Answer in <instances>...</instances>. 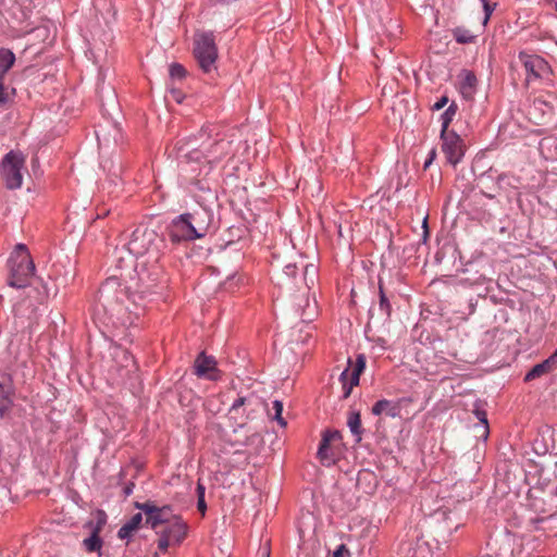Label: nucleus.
Returning <instances> with one entry per match:
<instances>
[{
    "label": "nucleus",
    "mask_w": 557,
    "mask_h": 557,
    "mask_svg": "<svg viewBox=\"0 0 557 557\" xmlns=\"http://www.w3.org/2000/svg\"><path fill=\"white\" fill-rule=\"evenodd\" d=\"M308 271H309V265H306V267H305V273L307 274V273H308Z\"/></svg>",
    "instance_id": "obj_43"
},
{
    "label": "nucleus",
    "mask_w": 557,
    "mask_h": 557,
    "mask_svg": "<svg viewBox=\"0 0 557 557\" xmlns=\"http://www.w3.org/2000/svg\"><path fill=\"white\" fill-rule=\"evenodd\" d=\"M15 55L9 49H0V79H4L8 71L14 65Z\"/></svg>",
    "instance_id": "obj_19"
},
{
    "label": "nucleus",
    "mask_w": 557,
    "mask_h": 557,
    "mask_svg": "<svg viewBox=\"0 0 557 557\" xmlns=\"http://www.w3.org/2000/svg\"><path fill=\"white\" fill-rule=\"evenodd\" d=\"M453 36L458 44H471L475 39V36L469 29L463 27H456L453 29Z\"/></svg>",
    "instance_id": "obj_23"
},
{
    "label": "nucleus",
    "mask_w": 557,
    "mask_h": 557,
    "mask_svg": "<svg viewBox=\"0 0 557 557\" xmlns=\"http://www.w3.org/2000/svg\"><path fill=\"white\" fill-rule=\"evenodd\" d=\"M141 521H143V516L140 512L138 513H135L131 519L129 521H127L117 532V536L121 539V540H125V539H128L131 537L134 532H136L140 524H141Z\"/></svg>",
    "instance_id": "obj_18"
},
{
    "label": "nucleus",
    "mask_w": 557,
    "mask_h": 557,
    "mask_svg": "<svg viewBox=\"0 0 557 557\" xmlns=\"http://www.w3.org/2000/svg\"><path fill=\"white\" fill-rule=\"evenodd\" d=\"M442 151L447 163L456 166L463 158L466 145L456 132H441Z\"/></svg>",
    "instance_id": "obj_6"
},
{
    "label": "nucleus",
    "mask_w": 557,
    "mask_h": 557,
    "mask_svg": "<svg viewBox=\"0 0 557 557\" xmlns=\"http://www.w3.org/2000/svg\"><path fill=\"white\" fill-rule=\"evenodd\" d=\"M448 103V98L446 96H443L437 102L434 103L433 109L434 110H441Z\"/></svg>",
    "instance_id": "obj_36"
},
{
    "label": "nucleus",
    "mask_w": 557,
    "mask_h": 557,
    "mask_svg": "<svg viewBox=\"0 0 557 557\" xmlns=\"http://www.w3.org/2000/svg\"><path fill=\"white\" fill-rule=\"evenodd\" d=\"M476 418L483 422L485 431L487 430V418L485 411L475 410Z\"/></svg>",
    "instance_id": "obj_35"
},
{
    "label": "nucleus",
    "mask_w": 557,
    "mask_h": 557,
    "mask_svg": "<svg viewBox=\"0 0 557 557\" xmlns=\"http://www.w3.org/2000/svg\"><path fill=\"white\" fill-rule=\"evenodd\" d=\"M162 533L169 536L175 544H180L187 534V524L180 517L175 516L166 524Z\"/></svg>",
    "instance_id": "obj_14"
},
{
    "label": "nucleus",
    "mask_w": 557,
    "mask_h": 557,
    "mask_svg": "<svg viewBox=\"0 0 557 557\" xmlns=\"http://www.w3.org/2000/svg\"><path fill=\"white\" fill-rule=\"evenodd\" d=\"M154 238L156 233L153 231L136 228L126 244L127 250L134 256H143L149 250Z\"/></svg>",
    "instance_id": "obj_9"
},
{
    "label": "nucleus",
    "mask_w": 557,
    "mask_h": 557,
    "mask_svg": "<svg viewBox=\"0 0 557 557\" xmlns=\"http://www.w3.org/2000/svg\"><path fill=\"white\" fill-rule=\"evenodd\" d=\"M87 552H97L100 550L102 546V541L98 533L91 532V535L84 540L83 542Z\"/></svg>",
    "instance_id": "obj_26"
},
{
    "label": "nucleus",
    "mask_w": 557,
    "mask_h": 557,
    "mask_svg": "<svg viewBox=\"0 0 557 557\" xmlns=\"http://www.w3.org/2000/svg\"><path fill=\"white\" fill-rule=\"evenodd\" d=\"M435 156H436L435 150L434 149L431 150L430 157H429V159L424 163V168H428L432 163V161L434 160Z\"/></svg>",
    "instance_id": "obj_40"
},
{
    "label": "nucleus",
    "mask_w": 557,
    "mask_h": 557,
    "mask_svg": "<svg viewBox=\"0 0 557 557\" xmlns=\"http://www.w3.org/2000/svg\"><path fill=\"white\" fill-rule=\"evenodd\" d=\"M481 1L483 3V9H484L483 25H486L493 11L495 10L496 4H491L487 0H481Z\"/></svg>",
    "instance_id": "obj_32"
},
{
    "label": "nucleus",
    "mask_w": 557,
    "mask_h": 557,
    "mask_svg": "<svg viewBox=\"0 0 557 557\" xmlns=\"http://www.w3.org/2000/svg\"><path fill=\"white\" fill-rule=\"evenodd\" d=\"M195 373L210 380H216V361L213 357L201 352L195 360Z\"/></svg>",
    "instance_id": "obj_13"
},
{
    "label": "nucleus",
    "mask_w": 557,
    "mask_h": 557,
    "mask_svg": "<svg viewBox=\"0 0 557 557\" xmlns=\"http://www.w3.org/2000/svg\"><path fill=\"white\" fill-rule=\"evenodd\" d=\"M347 425L350 429V432L357 436V441L359 442L362 433L360 413L356 411L350 412L347 419Z\"/></svg>",
    "instance_id": "obj_21"
},
{
    "label": "nucleus",
    "mask_w": 557,
    "mask_h": 557,
    "mask_svg": "<svg viewBox=\"0 0 557 557\" xmlns=\"http://www.w3.org/2000/svg\"><path fill=\"white\" fill-rule=\"evenodd\" d=\"M136 507L145 512L147 523L152 529H157L161 524H168L175 517L169 506L158 507L153 503L147 502L144 504L137 503Z\"/></svg>",
    "instance_id": "obj_8"
},
{
    "label": "nucleus",
    "mask_w": 557,
    "mask_h": 557,
    "mask_svg": "<svg viewBox=\"0 0 557 557\" xmlns=\"http://www.w3.org/2000/svg\"><path fill=\"white\" fill-rule=\"evenodd\" d=\"M96 519H97V521H96L95 528L92 529V532L100 534V532L102 531L103 527L107 523L106 512L102 510L97 511Z\"/></svg>",
    "instance_id": "obj_29"
},
{
    "label": "nucleus",
    "mask_w": 557,
    "mask_h": 557,
    "mask_svg": "<svg viewBox=\"0 0 557 557\" xmlns=\"http://www.w3.org/2000/svg\"><path fill=\"white\" fill-rule=\"evenodd\" d=\"M201 143L197 148H193L186 154V157L196 162L202 160L208 163L216 162L227 154L230 149V141L223 138H211L207 134V129H202L200 134Z\"/></svg>",
    "instance_id": "obj_2"
},
{
    "label": "nucleus",
    "mask_w": 557,
    "mask_h": 557,
    "mask_svg": "<svg viewBox=\"0 0 557 557\" xmlns=\"http://www.w3.org/2000/svg\"><path fill=\"white\" fill-rule=\"evenodd\" d=\"M372 413L374 416H380L385 413L389 417H395L397 414V407L392 404V401L387 399L379 400L372 407Z\"/></svg>",
    "instance_id": "obj_20"
},
{
    "label": "nucleus",
    "mask_w": 557,
    "mask_h": 557,
    "mask_svg": "<svg viewBox=\"0 0 557 557\" xmlns=\"http://www.w3.org/2000/svg\"><path fill=\"white\" fill-rule=\"evenodd\" d=\"M557 366V350L546 360L535 364L525 375L524 381L530 382L553 371Z\"/></svg>",
    "instance_id": "obj_15"
},
{
    "label": "nucleus",
    "mask_w": 557,
    "mask_h": 557,
    "mask_svg": "<svg viewBox=\"0 0 557 557\" xmlns=\"http://www.w3.org/2000/svg\"><path fill=\"white\" fill-rule=\"evenodd\" d=\"M24 169L25 156L21 151L12 150L4 156L1 163V174L9 189H16L22 186V170Z\"/></svg>",
    "instance_id": "obj_4"
},
{
    "label": "nucleus",
    "mask_w": 557,
    "mask_h": 557,
    "mask_svg": "<svg viewBox=\"0 0 557 557\" xmlns=\"http://www.w3.org/2000/svg\"><path fill=\"white\" fill-rule=\"evenodd\" d=\"M285 273L289 276L295 275L296 272V265L295 264H287L284 269Z\"/></svg>",
    "instance_id": "obj_38"
},
{
    "label": "nucleus",
    "mask_w": 557,
    "mask_h": 557,
    "mask_svg": "<svg viewBox=\"0 0 557 557\" xmlns=\"http://www.w3.org/2000/svg\"><path fill=\"white\" fill-rule=\"evenodd\" d=\"M194 55L205 73L215 70L218 48L212 33H197L194 37Z\"/></svg>",
    "instance_id": "obj_3"
},
{
    "label": "nucleus",
    "mask_w": 557,
    "mask_h": 557,
    "mask_svg": "<svg viewBox=\"0 0 557 557\" xmlns=\"http://www.w3.org/2000/svg\"><path fill=\"white\" fill-rule=\"evenodd\" d=\"M116 285H117V282L115 278H113V277L108 278L103 283V285L101 286V288L99 290L100 300H102L103 302H109L111 293L114 290Z\"/></svg>",
    "instance_id": "obj_24"
},
{
    "label": "nucleus",
    "mask_w": 557,
    "mask_h": 557,
    "mask_svg": "<svg viewBox=\"0 0 557 557\" xmlns=\"http://www.w3.org/2000/svg\"><path fill=\"white\" fill-rule=\"evenodd\" d=\"M518 59L525 70L527 83L539 79L552 83L553 70L542 57L521 51Z\"/></svg>",
    "instance_id": "obj_5"
},
{
    "label": "nucleus",
    "mask_w": 557,
    "mask_h": 557,
    "mask_svg": "<svg viewBox=\"0 0 557 557\" xmlns=\"http://www.w3.org/2000/svg\"><path fill=\"white\" fill-rule=\"evenodd\" d=\"M175 543L169 537L166 536L164 533L161 532V535L158 540V548L161 550V552H166L169 546L171 545H174Z\"/></svg>",
    "instance_id": "obj_31"
},
{
    "label": "nucleus",
    "mask_w": 557,
    "mask_h": 557,
    "mask_svg": "<svg viewBox=\"0 0 557 557\" xmlns=\"http://www.w3.org/2000/svg\"><path fill=\"white\" fill-rule=\"evenodd\" d=\"M366 369V357L360 354L356 357L355 362L350 359L348 360V368L345 369L341 376L339 381L343 385V397L348 398L351 394V391L355 386L359 384L360 375Z\"/></svg>",
    "instance_id": "obj_7"
},
{
    "label": "nucleus",
    "mask_w": 557,
    "mask_h": 557,
    "mask_svg": "<svg viewBox=\"0 0 557 557\" xmlns=\"http://www.w3.org/2000/svg\"><path fill=\"white\" fill-rule=\"evenodd\" d=\"M456 111H457V106L455 103H451L446 110L445 112L442 114L441 116V121H442V129L441 132H450L448 129V126L449 124L451 123L455 114H456Z\"/></svg>",
    "instance_id": "obj_25"
},
{
    "label": "nucleus",
    "mask_w": 557,
    "mask_h": 557,
    "mask_svg": "<svg viewBox=\"0 0 557 557\" xmlns=\"http://www.w3.org/2000/svg\"><path fill=\"white\" fill-rule=\"evenodd\" d=\"M274 419L282 425H286V421L282 417L283 404L280 400L273 401Z\"/></svg>",
    "instance_id": "obj_30"
},
{
    "label": "nucleus",
    "mask_w": 557,
    "mask_h": 557,
    "mask_svg": "<svg viewBox=\"0 0 557 557\" xmlns=\"http://www.w3.org/2000/svg\"><path fill=\"white\" fill-rule=\"evenodd\" d=\"M170 75L172 78L182 79L186 75V70L183 65L173 63L170 65Z\"/></svg>",
    "instance_id": "obj_28"
},
{
    "label": "nucleus",
    "mask_w": 557,
    "mask_h": 557,
    "mask_svg": "<svg viewBox=\"0 0 557 557\" xmlns=\"http://www.w3.org/2000/svg\"><path fill=\"white\" fill-rule=\"evenodd\" d=\"M258 405L259 401L252 394H249L247 396H238V398L234 400L233 405L230 408L231 418L237 420L240 413V409H243L244 414L247 411V409L252 411L253 407Z\"/></svg>",
    "instance_id": "obj_16"
},
{
    "label": "nucleus",
    "mask_w": 557,
    "mask_h": 557,
    "mask_svg": "<svg viewBox=\"0 0 557 557\" xmlns=\"http://www.w3.org/2000/svg\"><path fill=\"white\" fill-rule=\"evenodd\" d=\"M10 98L8 87L4 85V79H0V106L5 103Z\"/></svg>",
    "instance_id": "obj_33"
},
{
    "label": "nucleus",
    "mask_w": 557,
    "mask_h": 557,
    "mask_svg": "<svg viewBox=\"0 0 557 557\" xmlns=\"http://www.w3.org/2000/svg\"><path fill=\"white\" fill-rule=\"evenodd\" d=\"M9 278L10 286L24 288L30 284L35 273V264L30 255L23 244H17L9 259Z\"/></svg>",
    "instance_id": "obj_1"
},
{
    "label": "nucleus",
    "mask_w": 557,
    "mask_h": 557,
    "mask_svg": "<svg viewBox=\"0 0 557 557\" xmlns=\"http://www.w3.org/2000/svg\"><path fill=\"white\" fill-rule=\"evenodd\" d=\"M12 398L9 388L0 383V418L11 408Z\"/></svg>",
    "instance_id": "obj_22"
},
{
    "label": "nucleus",
    "mask_w": 557,
    "mask_h": 557,
    "mask_svg": "<svg viewBox=\"0 0 557 557\" xmlns=\"http://www.w3.org/2000/svg\"><path fill=\"white\" fill-rule=\"evenodd\" d=\"M476 85V77L470 71H462L459 75V89L465 98H471Z\"/></svg>",
    "instance_id": "obj_17"
},
{
    "label": "nucleus",
    "mask_w": 557,
    "mask_h": 557,
    "mask_svg": "<svg viewBox=\"0 0 557 557\" xmlns=\"http://www.w3.org/2000/svg\"><path fill=\"white\" fill-rule=\"evenodd\" d=\"M205 492H206L205 486L201 483H198L197 484V495H198V498H205Z\"/></svg>",
    "instance_id": "obj_39"
},
{
    "label": "nucleus",
    "mask_w": 557,
    "mask_h": 557,
    "mask_svg": "<svg viewBox=\"0 0 557 557\" xmlns=\"http://www.w3.org/2000/svg\"><path fill=\"white\" fill-rule=\"evenodd\" d=\"M197 508L198 510L205 515L206 510H207V505H206V502H205V498H198V502H197Z\"/></svg>",
    "instance_id": "obj_37"
},
{
    "label": "nucleus",
    "mask_w": 557,
    "mask_h": 557,
    "mask_svg": "<svg viewBox=\"0 0 557 557\" xmlns=\"http://www.w3.org/2000/svg\"><path fill=\"white\" fill-rule=\"evenodd\" d=\"M262 557H270V548L268 546H264L261 553Z\"/></svg>",
    "instance_id": "obj_41"
},
{
    "label": "nucleus",
    "mask_w": 557,
    "mask_h": 557,
    "mask_svg": "<svg viewBox=\"0 0 557 557\" xmlns=\"http://www.w3.org/2000/svg\"><path fill=\"white\" fill-rule=\"evenodd\" d=\"M191 224V228L195 232L197 238H202L211 224L212 218L207 210H196L191 213H186Z\"/></svg>",
    "instance_id": "obj_12"
},
{
    "label": "nucleus",
    "mask_w": 557,
    "mask_h": 557,
    "mask_svg": "<svg viewBox=\"0 0 557 557\" xmlns=\"http://www.w3.org/2000/svg\"><path fill=\"white\" fill-rule=\"evenodd\" d=\"M169 236L173 243L197 239L186 213L172 221L169 226Z\"/></svg>",
    "instance_id": "obj_10"
},
{
    "label": "nucleus",
    "mask_w": 557,
    "mask_h": 557,
    "mask_svg": "<svg viewBox=\"0 0 557 557\" xmlns=\"http://www.w3.org/2000/svg\"><path fill=\"white\" fill-rule=\"evenodd\" d=\"M342 440L338 431H325L318 449V458L323 466H331L335 462L336 456L331 446L332 443Z\"/></svg>",
    "instance_id": "obj_11"
},
{
    "label": "nucleus",
    "mask_w": 557,
    "mask_h": 557,
    "mask_svg": "<svg viewBox=\"0 0 557 557\" xmlns=\"http://www.w3.org/2000/svg\"><path fill=\"white\" fill-rule=\"evenodd\" d=\"M349 550L346 548L345 545H341L333 554L332 557H348Z\"/></svg>",
    "instance_id": "obj_34"
},
{
    "label": "nucleus",
    "mask_w": 557,
    "mask_h": 557,
    "mask_svg": "<svg viewBox=\"0 0 557 557\" xmlns=\"http://www.w3.org/2000/svg\"><path fill=\"white\" fill-rule=\"evenodd\" d=\"M379 289H380V309L386 314V315H389L391 314V311H392V306L383 290V286L382 284L380 283L379 285Z\"/></svg>",
    "instance_id": "obj_27"
},
{
    "label": "nucleus",
    "mask_w": 557,
    "mask_h": 557,
    "mask_svg": "<svg viewBox=\"0 0 557 557\" xmlns=\"http://www.w3.org/2000/svg\"><path fill=\"white\" fill-rule=\"evenodd\" d=\"M483 195H484L485 197H487V198H493V195H491V194L483 193Z\"/></svg>",
    "instance_id": "obj_42"
}]
</instances>
